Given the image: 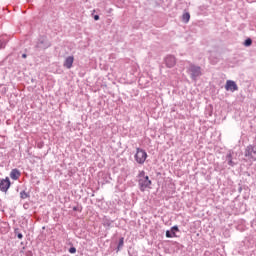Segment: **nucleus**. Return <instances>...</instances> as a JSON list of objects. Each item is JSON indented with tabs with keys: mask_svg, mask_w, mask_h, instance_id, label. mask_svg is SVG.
<instances>
[{
	"mask_svg": "<svg viewBox=\"0 0 256 256\" xmlns=\"http://www.w3.org/2000/svg\"><path fill=\"white\" fill-rule=\"evenodd\" d=\"M21 199H27L29 197V194L25 191L20 192Z\"/></svg>",
	"mask_w": 256,
	"mask_h": 256,
	"instance_id": "nucleus-17",
	"label": "nucleus"
},
{
	"mask_svg": "<svg viewBox=\"0 0 256 256\" xmlns=\"http://www.w3.org/2000/svg\"><path fill=\"white\" fill-rule=\"evenodd\" d=\"M9 187H11V180H9V177L0 181V191H2V193H7Z\"/></svg>",
	"mask_w": 256,
	"mask_h": 256,
	"instance_id": "nucleus-6",
	"label": "nucleus"
},
{
	"mask_svg": "<svg viewBox=\"0 0 256 256\" xmlns=\"http://www.w3.org/2000/svg\"><path fill=\"white\" fill-rule=\"evenodd\" d=\"M151 183L149 176L145 175V171H140L138 174V185L140 191L144 192L145 189H151Z\"/></svg>",
	"mask_w": 256,
	"mask_h": 256,
	"instance_id": "nucleus-1",
	"label": "nucleus"
},
{
	"mask_svg": "<svg viewBox=\"0 0 256 256\" xmlns=\"http://www.w3.org/2000/svg\"><path fill=\"white\" fill-rule=\"evenodd\" d=\"M73 61H75V58L73 56H68L64 61V67H66V69H71V67H73Z\"/></svg>",
	"mask_w": 256,
	"mask_h": 256,
	"instance_id": "nucleus-10",
	"label": "nucleus"
},
{
	"mask_svg": "<svg viewBox=\"0 0 256 256\" xmlns=\"http://www.w3.org/2000/svg\"><path fill=\"white\" fill-rule=\"evenodd\" d=\"M226 161L230 167H235V165H237V162L233 161V151L227 153Z\"/></svg>",
	"mask_w": 256,
	"mask_h": 256,
	"instance_id": "nucleus-9",
	"label": "nucleus"
},
{
	"mask_svg": "<svg viewBox=\"0 0 256 256\" xmlns=\"http://www.w3.org/2000/svg\"><path fill=\"white\" fill-rule=\"evenodd\" d=\"M252 44L253 40H251V38L246 39L244 42L245 47H251Z\"/></svg>",
	"mask_w": 256,
	"mask_h": 256,
	"instance_id": "nucleus-15",
	"label": "nucleus"
},
{
	"mask_svg": "<svg viewBox=\"0 0 256 256\" xmlns=\"http://www.w3.org/2000/svg\"><path fill=\"white\" fill-rule=\"evenodd\" d=\"M191 19V14L189 12H186L182 16V20L184 23H189V20Z\"/></svg>",
	"mask_w": 256,
	"mask_h": 256,
	"instance_id": "nucleus-13",
	"label": "nucleus"
},
{
	"mask_svg": "<svg viewBox=\"0 0 256 256\" xmlns=\"http://www.w3.org/2000/svg\"><path fill=\"white\" fill-rule=\"evenodd\" d=\"M23 59H27V54H22Z\"/></svg>",
	"mask_w": 256,
	"mask_h": 256,
	"instance_id": "nucleus-23",
	"label": "nucleus"
},
{
	"mask_svg": "<svg viewBox=\"0 0 256 256\" xmlns=\"http://www.w3.org/2000/svg\"><path fill=\"white\" fill-rule=\"evenodd\" d=\"M226 91H231L232 93L235 91H239V86H237V83L233 80H227L225 85Z\"/></svg>",
	"mask_w": 256,
	"mask_h": 256,
	"instance_id": "nucleus-7",
	"label": "nucleus"
},
{
	"mask_svg": "<svg viewBox=\"0 0 256 256\" xmlns=\"http://www.w3.org/2000/svg\"><path fill=\"white\" fill-rule=\"evenodd\" d=\"M166 66L171 69L172 67H175V64L177 63V60L175 59V56L169 55L165 58Z\"/></svg>",
	"mask_w": 256,
	"mask_h": 256,
	"instance_id": "nucleus-8",
	"label": "nucleus"
},
{
	"mask_svg": "<svg viewBox=\"0 0 256 256\" xmlns=\"http://www.w3.org/2000/svg\"><path fill=\"white\" fill-rule=\"evenodd\" d=\"M124 241H125V238H123V237L119 239L118 251H119V249H123Z\"/></svg>",
	"mask_w": 256,
	"mask_h": 256,
	"instance_id": "nucleus-16",
	"label": "nucleus"
},
{
	"mask_svg": "<svg viewBox=\"0 0 256 256\" xmlns=\"http://www.w3.org/2000/svg\"><path fill=\"white\" fill-rule=\"evenodd\" d=\"M135 161L139 163V165H143L145 161L147 160V152L141 148H137L136 154H135Z\"/></svg>",
	"mask_w": 256,
	"mask_h": 256,
	"instance_id": "nucleus-3",
	"label": "nucleus"
},
{
	"mask_svg": "<svg viewBox=\"0 0 256 256\" xmlns=\"http://www.w3.org/2000/svg\"><path fill=\"white\" fill-rule=\"evenodd\" d=\"M166 237L167 239H173V237H177V235H175V232H173L172 230H167Z\"/></svg>",
	"mask_w": 256,
	"mask_h": 256,
	"instance_id": "nucleus-14",
	"label": "nucleus"
},
{
	"mask_svg": "<svg viewBox=\"0 0 256 256\" xmlns=\"http://www.w3.org/2000/svg\"><path fill=\"white\" fill-rule=\"evenodd\" d=\"M15 235H17L18 239H23V234L19 233L18 230H15Z\"/></svg>",
	"mask_w": 256,
	"mask_h": 256,
	"instance_id": "nucleus-18",
	"label": "nucleus"
},
{
	"mask_svg": "<svg viewBox=\"0 0 256 256\" xmlns=\"http://www.w3.org/2000/svg\"><path fill=\"white\" fill-rule=\"evenodd\" d=\"M35 47L36 49H49V47H51V42H49L47 37L42 36L38 39Z\"/></svg>",
	"mask_w": 256,
	"mask_h": 256,
	"instance_id": "nucleus-5",
	"label": "nucleus"
},
{
	"mask_svg": "<svg viewBox=\"0 0 256 256\" xmlns=\"http://www.w3.org/2000/svg\"><path fill=\"white\" fill-rule=\"evenodd\" d=\"M10 177L14 181H17V179L21 177V172L17 168L12 169V171L10 172Z\"/></svg>",
	"mask_w": 256,
	"mask_h": 256,
	"instance_id": "nucleus-11",
	"label": "nucleus"
},
{
	"mask_svg": "<svg viewBox=\"0 0 256 256\" xmlns=\"http://www.w3.org/2000/svg\"><path fill=\"white\" fill-rule=\"evenodd\" d=\"M7 41H9V38L7 35L0 36V49H5V45H7Z\"/></svg>",
	"mask_w": 256,
	"mask_h": 256,
	"instance_id": "nucleus-12",
	"label": "nucleus"
},
{
	"mask_svg": "<svg viewBox=\"0 0 256 256\" xmlns=\"http://www.w3.org/2000/svg\"><path fill=\"white\" fill-rule=\"evenodd\" d=\"M23 207H24V209H29V203H25V204L23 205Z\"/></svg>",
	"mask_w": 256,
	"mask_h": 256,
	"instance_id": "nucleus-21",
	"label": "nucleus"
},
{
	"mask_svg": "<svg viewBox=\"0 0 256 256\" xmlns=\"http://www.w3.org/2000/svg\"><path fill=\"white\" fill-rule=\"evenodd\" d=\"M94 21H99V15L94 16Z\"/></svg>",
	"mask_w": 256,
	"mask_h": 256,
	"instance_id": "nucleus-22",
	"label": "nucleus"
},
{
	"mask_svg": "<svg viewBox=\"0 0 256 256\" xmlns=\"http://www.w3.org/2000/svg\"><path fill=\"white\" fill-rule=\"evenodd\" d=\"M171 231H172L173 233H177V232L179 231V227H178V226H173V227L171 228Z\"/></svg>",
	"mask_w": 256,
	"mask_h": 256,
	"instance_id": "nucleus-19",
	"label": "nucleus"
},
{
	"mask_svg": "<svg viewBox=\"0 0 256 256\" xmlns=\"http://www.w3.org/2000/svg\"><path fill=\"white\" fill-rule=\"evenodd\" d=\"M69 253H77V248L76 247H71L70 249H69Z\"/></svg>",
	"mask_w": 256,
	"mask_h": 256,
	"instance_id": "nucleus-20",
	"label": "nucleus"
},
{
	"mask_svg": "<svg viewBox=\"0 0 256 256\" xmlns=\"http://www.w3.org/2000/svg\"><path fill=\"white\" fill-rule=\"evenodd\" d=\"M73 211H77V207H74V208H73Z\"/></svg>",
	"mask_w": 256,
	"mask_h": 256,
	"instance_id": "nucleus-24",
	"label": "nucleus"
},
{
	"mask_svg": "<svg viewBox=\"0 0 256 256\" xmlns=\"http://www.w3.org/2000/svg\"><path fill=\"white\" fill-rule=\"evenodd\" d=\"M188 73L192 79V81H197L203 73L201 72V66H197L195 64H190L188 67Z\"/></svg>",
	"mask_w": 256,
	"mask_h": 256,
	"instance_id": "nucleus-2",
	"label": "nucleus"
},
{
	"mask_svg": "<svg viewBox=\"0 0 256 256\" xmlns=\"http://www.w3.org/2000/svg\"><path fill=\"white\" fill-rule=\"evenodd\" d=\"M244 155L248 161H256V147L253 145L247 146Z\"/></svg>",
	"mask_w": 256,
	"mask_h": 256,
	"instance_id": "nucleus-4",
	"label": "nucleus"
}]
</instances>
